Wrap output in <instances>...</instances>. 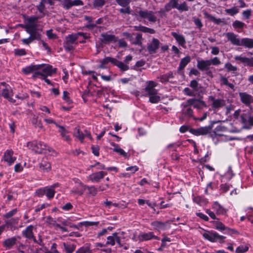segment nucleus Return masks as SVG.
<instances>
[{
	"instance_id": "obj_47",
	"label": "nucleus",
	"mask_w": 253,
	"mask_h": 253,
	"mask_svg": "<svg viewBox=\"0 0 253 253\" xmlns=\"http://www.w3.org/2000/svg\"><path fill=\"white\" fill-rule=\"evenodd\" d=\"M105 3V0H95L93 2V5L95 8H99L102 7Z\"/></svg>"
},
{
	"instance_id": "obj_50",
	"label": "nucleus",
	"mask_w": 253,
	"mask_h": 253,
	"mask_svg": "<svg viewBox=\"0 0 253 253\" xmlns=\"http://www.w3.org/2000/svg\"><path fill=\"white\" fill-rule=\"evenodd\" d=\"M115 61V58H112L110 57H107L103 59L102 60L100 61V63H103V64L106 65L109 62L112 63L114 64V62Z\"/></svg>"
},
{
	"instance_id": "obj_62",
	"label": "nucleus",
	"mask_w": 253,
	"mask_h": 253,
	"mask_svg": "<svg viewBox=\"0 0 253 253\" xmlns=\"http://www.w3.org/2000/svg\"><path fill=\"white\" fill-rule=\"evenodd\" d=\"M213 209L216 211L217 214H220L221 212V206L217 202H214L213 205Z\"/></svg>"
},
{
	"instance_id": "obj_39",
	"label": "nucleus",
	"mask_w": 253,
	"mask_h": 253,
	"mask_svg": "<svg viewBox=\"0 0 253 253\" xmlns=\"http://www.w3.org/2000/svg\"><path fill=\"white\" fill-rule=\"evenodd\" d=\"M29 34H30V36L32 37L31 38L33 41L35 40H39L41 39V32L38 29L33 31L32 33Z\"/></svg>"
},
{
	"instance_id": "obj_55",
	"label": "nucleus",
	"mask_w": 253,
	"mask_h": 253,
	"mask_svg": "<svg viewBox=\"0 0 253 253\" xmlns=\"http://www.w3.org/2000/svg\"><path fill=\"white\" fill-rule=\"evenodd\" d=\"M14 53L15 55L17 56H23L26 54V51L25 49L21 48V49H15L14 50Z\"/></svg>"
},
{
	"instance_id": "obj_8",
	"label": "nucleus",
	"mask_w": 253,
	"mask_h": 253,
	"mask_svg": "<svg viewBox=\"0 0 253 253\" xmlns=\"http://www.w3.org/2000/svg\"><path fill=\"white\" fill-rule=\"evenodd\" d=\"M234 59L237 63L241 62L244 66L253 67V57L248 58L242 55H237L234 57Z\"/></svg>"
},
{
	"instance_id": "obj_53",
	"label": "nucleus",
	"mask_w": 253,
	"mask_h": 253,
	"mask_svg": "<svg viewBox=\"0 0 253 253\" xmlns=\"http://www.w3.org/2000/svg\"><path fill=\"white\" fill-rule=\"evenodd\" d=\"M225 11L227 14L231 16H233L239 12L238 9L235 7L229 9H226L225 10Z\"/></svg>"
},
{
	"instance_id": "obj_3",
	"label": "nucleus",
	"mask_w": 253,
	"mask_h": 253,
	"mask_svg": "<svg viewBox=\"0 0 253 253\" xmlns=\"http://www.w3.org/2000/svg\"><path fill=\"white\" fill-rule=\"evenodd\" d=\"M138 14L141 18L147 19L149 22H155L157 21V17L155 15L153 11L141 10L139 11Z\"/></svg>"
},
{
	"instance_id": "obj_24",
	"label": "nucleus",
	"mask_w": 253,
	"mask_h": 253,
	"mask_svg": "<svg viewBox=\"0 0 253 253\" xmlns=\"http://www.w3.org/2000/svg\"><path fill=\"white\" fill-rule=\"evenodd\" d=\"M171 35L174 38L180 45L183 46L185 45L186 41L184 37L182 35L175 32H172Z\"/></svg>"
},
{
	"instance_id": "obj_33",
	"label": "nucleus",
	"mask_w": 253,
	"mask_h": 253,
	"mask_svg": "<svg viewBox=\"0 0 253 253\" xmlns=\"http://www.w3.org/2000/svg\"><path fill=\"white\" fill-rule=\"evenodd\" d=\"M114 65L117 66L119 67L122 71H125L129 69V66L124 63L121 61H119L115 59V61L114 62Z\"/></svg>"
},
{
	"instance_id": "obj_15",
	"label": "nucleus",
	"mask_w": 253,
	"mask_h": 253,
	"mask_svg": "<svg viewBox=\"0 0 253 253\" xmlns=\"http://www.w3.org/2000/svg\"><path fill=\"white\" fill-rule=\"evenodd\" d=\"M187 103L189 104L193 105V107L197 109H202L206 107L205 102L203 101L197 100L194 98H191L187 100Z\"/></svg>"
},
{
	"instance_id": "obj_38",
	"label": "nucleus",
	"mask_w": 253,
	"mask_h": 253,
	"mask_svg": "<svg viewBox=\"0 0 253 253\" xmlns=\"http://www.w3.org/2000/svg\"><path fill=\"white\" fill-rule=\"evenodd\" d=\"M87 189L88 191V194L92 196H94L96 195L97 190V189L94 186H87L86 185H83V190H85Z\"/></svg>"
},
{
	"instance_id": "obj_20",
	"label": "nucleus",
	"mask_w": 253,
	"mask_h": 253,
	"mask_svg": "<svg viewBox=\"0 0 253 253\" xmlns=\"http://www.w3.org/2000/svg\"><path fill=\"white\" fill-rule=\"evenodd\" d=\"M1 95L4 98L7 99L9 101L12 103H15V100L11 98L13 95L12 90L10 88H5L3 89L1 92Z\"/></svg>"
},
{
	"instance_id": "obj_5",
	"label": "nucleus",
	"mask_w": 253,
	"mask_h": 253,
	"mask_svg": "<svg viewBox=\"0 0 253 253\" xmlns=\"http://www.w3.org/2000/svg\"><path fill=\"white\" fill-rule=\"evenodd\" d=\"M16 160V157L14 156V152L11 149L6 150L2 158V160L8 165H11Z\"/></svg>"
},
{
	"instance_id": "obj_32",
	"label": "nucleus",
	"mask_w": 253,
	"mask_h": 253,
	"mask_svg": "<svg viewBox=\"0 0 253 253\" xmlns=\"http://www.w3.org/2000/svg\"><path fill=\"white\" fill-rule=\"evenodd\" d=\"M73 135L75 137L78 138L81 142H83L84 139V135L83 132L80 131L79 127H76L74 129Z\"/></svg>"
},
{
	"instance_id": "obj_64",
	"label": "nucleus",
	"mask_w": 253,
	"mask_h": 253,
	"mask_svg": "<svg viewBox=\"0 0 253 253\" xmlns=\"http://www.w3.org/2000/svg\"><path fill=\"white\" fill-rule=\"evenodd\" d=\"M23 166L21 163L16 164L14 166V171L15 172H20L22 171Z\"/></svg>"
},
{
	"instance_id": "obj_42",
	"label": "nucleus",
	"mask_w": 253,
	"mask_h": 253,
	"mask_svg": "<svg viewBox=\"0 0 253 253\" xmlns=\"http://www.w3.org/2000/svg\"><path fill=\"white\" fill-rule=\"evenodd\" d=\"M225 68L227 71L231 72L233 73H235L238 70L237 67L232 65L230 63H226L225 64Z\"/></svg>"
},
{
	"instance_id": "obj_28",
	"label": "nucleus",
	"mask_w": 253,
	"mask_h": 253,
	"mask_svg": "<svg viewBox=\"0 0 253 253\" xmlns=\"http://www.w3.org/2000/svg\"><path fill=\"white\" fill-rule=\"evenodd\" d=\"M34 226L30 225L26 227L25 230L22 232V235L26 238L31 239L34 238V234L33 230Z\"/></svg>"
},
{
	"instance_id": "obj_14",
	"label": "nucleus",
	"mask_w": 253,
	"mask_h": 253,
	"mask_svg": "<svg viewBox=\"0 0 253 253\" xmlns=\"http://www.w3.org/2000/svg\"><path fill=\"white\" fill-rule=\"evenodd\" d=\"M239 96L241 102L246 105L253 102V97L246 92H239Z\"/></svg>"
},
{
	"instance_id": "obj_31",
	"label": "nucleus",
	"mask_w": 253,
	"mask_h": 253,
	"mask_svg": "<svg viewBox=\"0 0 253 253\" xmlns=\"http://www.w3.org/2000/svg\"><path fill=\"white\" fill-rule=\"evenodd\" d=\"M134 28L136 31H139L144 33H148L150 34H154L155 33L154 29L141 25L135 26Z\"/></svg>"
},
{
	"instance_id": "obj_36",
	"label": "nucleus",
	"mask_w": 253,
	"mask_h": 253,
	"mask_svg": "<svg viewBox=\"0 0 253 253\" xmlns=\"http://www.w3.org/2000/svg\"><path fill=\"white\" fill-rule=\"evenodd\" d=\"M190 61V58L189 56H186L185 57L182 58L179 64V69L182 70L189 63Z\"/></svg>"
},
{
	"instance_id": "obj_25",
	"label": "nucleus",
	"mask_w": 253,
	"mask_h": 253,
	"mask_svg": "<svg viewBox=\"0 0 253 253\" xmlns=\"http://www.w3.org/2000/svg\"><path fill=\"white\" fill-rule=\"evenodd\" d=\"M41 67V65H31L23 68L22 71L25 74H29L35 71L39 70Z\"/></svg>"
},
{
	"instance_id": "obj_51",
	"label": "nucleus",
	"mask_w": 253,
	"mask_h": 253,
	"mask_svg": "<svg viewBox=\"0 0 253 253\" xmlns=\"http://www.w3.org/2000/svg\"><path fill=\"white\" fill-rule=\"evenodd\" d=\"M117 3L121 6L125 7L128 6L131 0H115Z\"/></svg>"
},
{
	"instance_id": "obj_49",
	"label": "nucleus",
	"mask_w": 253,
	"mask_h": 253,
	"mask_svg": "<svg viewBox=\"0 0 253 253\" xmlns=\"http://www.w3.org/2000/svg\"><path fill=\"white\" fill-rule=\"evenodd\" d=\"M176 8L180 11H188L189 10V7L186 3V2H183L180 4H178L177 6L176 7Z\"/></svg>"
},
{
	"instance_id": "obj_57",
	"label": "nucleus",
	"mask_w": 253,
	"mask_h": 253,
	"mask_svg": "<svg viewBox=\"0 0 253 253\" xmlns=\"http://www.w3.org/2000/svg\"><path fill=\"white\" fill-rule=\"evenodd\" d=\"M192 19H193V22L194 23V24L199 29H200L203 27V24L202 23L201 20L200 19L196 18V17H193L192 18Z\"/></svg>"
},
{
	"instance_id": "obj_7",
	"label": "nucleus",
	"mask_w": 253,
	"mask_h": 253,
	"mask_svg": "<svg viewBox=\"0 0 253 253\" xmlns=\"http://www.w3.org/2000/svg\"><path fill=\"white\" fill-rule=\"evenodd\" d=\"M203 236L205 239L211 242H220L221 240L220 236L214 231H207L203 233Z\"/></svg>"
},
{
	"instance_id": "obj_23",
	"label": "nucleus",
	"mask_w": 253,
	"mask_h": 253,
	"mask_svg": "<svg viewBox=\"0 0 253 253\" xmlns=\"http://www.w3.org/2000/svg\"><path fill=\"white\" fill-rule=\"evenodd\" d=\"M152 238L159 240V238L154 235L152 232L142 233L138 236V239L140 241H147Z\"/></svg>"
},
{
	"instance_id": "obj_9",
	"label": "nucleus",
	"mask_w": 253,
	"mask_h": 253,
	"mask_svg": "<svg viewBox=\"0 0 253 253\" xmlns=\"http://www.w3.org/2000/svg\"><path fill=\"white\" fill-rule=\"evenodd\" d=\"M35 20V18L31 17L28 19V23L23 26L28 34L37 29V25Z\"/></svg>"
},
{
	"instance_id": "obj_48",
	"label": "nucleus",
	"mask_w": 253,
	"mask_h": 253,
	"mask_svg": "<svg viewBox=\"0 0 253 253\" xmlns=\"http://www.w3.org/2000/svg\"><path fill=\"white\" fill-rule=\"evenodd\" d=\"M55 191L52 188H45V195L49 199L54 196Z\"/></svg>"
},
{
	"instance_id": "obj_26",
	"label": "nucleus",
	"mask_w": 253,
	"mask_h": 253,
	"mask_svg": "<svg viewBox=\"0 0 253 253\" xmlns=\"http://www.w3.org/2000/svg\"><path fill=\"white\" fill-rule=\"evenodd\" d=\"M211 66V62L209 60H202L198 61L197 67L200 70H208Z\"/></svg>"
},
{
	"instance_id": "obj_13",
	"label": "nucleus",
	"mask_w": 253,
	"mask_h": 253,
	"mask_svg": "<svg viewBox=\"0 0 253 253\" xmlns=\"http://www.w3.org/2000/svg\"><path fill=\"white\" fill-rule=\"evenodd\" d=\"M251 115V113L246 112H244L240 115V116L239 117V121L241 122L242 124V128H246V129H250V127L249 126H247L249 119H250V116Z\"/></svg>"
},
{
	"instance_id": "obj_56",
	"label": "nucleus",
	"mask_w": 253,
	"mask_h": 253,
	"mask_svg": "<svg viewBox=\"0 0 253 253\" xmlns=\"http://www.w3.org/2000/svg\"><path fill=\"white\" fill-rule=\"evenodd\" d=\"M235 231L229 228L226 227L222 224V234H227L230 235L234 234Z\"/></svg>"
},
{
	"instance_id": "obj_43",
	"label": "nucleus",
	"mask_w": 253,
	"mask_h": 253,
	"mask_svg": "<svg viewBox=\"0 0 253 253\" xmlns=\"http://www.w3.org/2000/svg\"><path fill=\"white\" fill-rule=\"evenodd\" d=\"M84 19L86 20L88 22V24L86 26L87 28L93 29L96 27V24L92 23V18L91 17L85 16Z\"/></svg>"
},
{
	"instance_id": "obj_46",
	"label": "nucleus",
	"mask_w": 253,
	"mask_h": 253,
	"mask_svg": "<svg viewBox=\"0 0 253 253\" xmlns=\"http://www.w3.org/2000/svg\"><path fill=\"white\" fill-rule=\"evenodd\" d=\"M143 40L141 34H137L136 35L134 41L132 42V43L135 45H141L142 44V41Z\"/></svg>"
},
{
	"instance_id": "obj_4",
	"label": "nucleus",
	"mask_w": 253,
	"mask_h": 253,
	"mask_svg": "<svg viewBox=\"0 0 253 253\" xmlns=\"http://www.w3.org/2000/svg\"><path fill=\"white\" fill-rule=\"evenodd\" d=\"M83 37L84 39H86L88 38L87 35L82 32H79L76 34H71L66 37V42L70 44L77 45V40L79 39V37Z\"/></svg>"
},
{
	"instance_id": "obj_37",
	"label": "nucleus",
	"mask_w": 253,
	"mask_h": 253,
	"mask_svg": "<svg viewBox=\"0 0 253 253\" xmlns=\"http://www.w3.org/2000/svg\"><path fill=\"white\" fill-rule=\"evenodd\" d=\"M117 235L118 234L117 233H114L112 236H108L107 238V241L106 244L114 246L115 244L116 238H117Z\"/></svg>"
},
{
	"instance_id": "obj_34",
	"label": "nucleus",
	"mask_w": 253,
	"mask_h": 253,
	"mask_svg": "<svg viewBox=\"0 0 253 253\" xmlns=\"http://www.w3.org/2000/svg\"><path fill=\"white\" fill-rule=\"evenodd\" d=\"M63 246L66 253H72L76 248V246L75 245L68 244L65 243H63Z\"/></svg>"
},
{
	"instance_id": "obj_61",
	"label": "nucleus",
	"mask_w": 253,
	"mask_h": 253,
	"mask_svg": "<svg viewBox=\"0 0 253 253\" xmlns=\"http://www.w3.org/2000/svg\"><path fill=\"white\" fill-rule=\"evenodd\" d=\"M63 99L68 104L72 103V100L70 99L69 97V93L67 91H63Z\"/></svg>"
},
{
	"instance_id": "obj_19",
	"label": "nucleus",
	"mask_w": 253,
	"mask_h": 253,
	"mask_svg": "<svg viewBox=\"0 0 253 253\" xmlns=\"http://www.w3.org/2000/svg\"><path fill=\"white\" fill-rule=\"evenodd\" d=\"M56 126L59 128V132L63 139L67 141L70 142L71 140L70 136L68 135V131L63 126L56 125Z\"/></svg>"
},
{
	"instance_id": "obj_59",
	"label": "nucleus",
	"mask_w": 253,
	"mask_h": 253,
	"mask_svg": "<svg viewBox=\"0 0 253 253\" xmlns=\"http://www.w3.org/2000/svg\"><path fill=\"white\" fill-rule=\"evenodd\" d=\"M45 0H42L39 4L37 6V8L39 12L41 13H43L45 9Z\"/></svg>"
},
{
	"instance_id": "obj_63",
	"label": "nucleus",
	"mask_w": 253,
	"mask_h": 253,
	"mask_svg": "<svg viewBox=\"0 0 253 253\" xmlns=\"http://www.w3.org/2000/svg\"><path fill=\"white\" fill-rule=\"evenodd\" d=\"M113 151L120 154L121 155L126 157H127V153L124 151L123 149L121 148L120 147H119L117 149V148H113Z\"/></svg>"
},
{
	"instance_id": "obj_30",
	"label": "nucleus",
	"mask_w": 253,
	"mask_h": 253,
	"mask_svg": "<svg viewBox=\"0 0 253 253\" xmlns=\"http://www.w3.org/2000/svg\"><path fill=\"white\" fill-rule=\"evenodd\" d=\"M209 101L211 103L212 107L213 109L218 108L221 105V101L220 99H215L212 96L209 97Z\"/></svg>"
},
{
	"instance_id": "obj_22",
	"label": "nucleus",
	"mask_w": 253,
	"mask_h": 253,
	"mask_svg": "<svg viewBox=\"0 0 253 253\" xmlns=\"http://www.w3.org/2000/svg\"><path fill=\"white\" fill-rule=\"evenodd\" d=\"M39 169L41 172L47 173L51 169V165L47 161L43 160L39 164Z\"/></svg>"
},
{
	"instance_id": "obj_54",
	"label": "nucleus",
	"mask_w": 253,
	"mask_h": 253,
	"mask_svg": "<svg viewBox=\"0 0 253 253\" xmlns=\"http://www.w3.org/2000/svg\"><path fill=\"white\" fill-rule=\"evenodd\" d=\"M232 25L235 29H241L244 27L245 23L241 21L236 20L233 23Z\"/></svg>"
},
{
	"instance_id": "obj_27",
	"label": "nucleus",
	"mask_w": 253,
	"mask_h": 253,
	"mask_svg": "<svg viewBox=\"0 0 253 253\" xmlns=\"http://www.w3.org/2000/svg\"><path fill=\"white\" fill-rule=\"evenodd\" d=\"M239 46H243L246 48H253V39L250 38H243L241 39Z\"/></svg>"
},
{
	"instance_id": "obj_60",
	"label": "nucleus",
	"mask_w": 253,
	"mask_h": 253,
	"mask_svg": "<svg viewBox=\"0 0 253 253\" xmlns=\"http://www.w3.org/2000/svg\"><path fill=\"white\" fill-rule=\"evenodd\" d=\"M80 224L84 225L86 227L97 225L99 224V222H93V221H84L80 223Z\"/></svg>"
},
{
	"instance_id": "obj_18",
	"label": "nucleus",
	"mask_w": 253,
	"mask_h": 253,
	"mask_svg": "<svg viewBox=\"0 0 253 253\" xmlns=\"http://www.w3.org/2000/svg\"><path fill=\"white\" fill-rule=\"evenodd\" d=\"M213 124L214 126H212V128L214 129L213 132L215 135L221 136V123L220 121H212L210 126Z\"/></svg>"
},
{
	"instance_id": "obj_52",
	"label": "nucleus",
	"mask_w": 253,
	"mask_h": 253,
	"mask_svg": "<svg viewBox=\"0 0 253 253\" xmlns=\"http://www.w3.org/2000/svg\"><path fill=\"white\" fill-rule=\"evenodd\" d=\"M231 126V124H228L227 122H224V125H222V131H228L230 132H237V130L231 129L229 127Z\"/></svg>"
},
{
	"instance_id": "obj_12",
	"label": "nucleus",
	"mask_w": 253,
	"mask_h": 253,
	"mask_svg": "<svg viewBox=\"0 0 253 253\" xmlns=\"http://www.w3.org/2000/svg\"><path fill=\"white\" fill-rule=\"evenodd\" d=\"M101 41L103 43L108 44L111 42H116L117 38L114 35L103 33L101 35Z\"/></svg>"
},
{
	"instance_id": "obj_44",
	"label": "nucleus",
	"mask_w": 253,
	"mask_h": 253,
	"mask_svg": "<svg viewBox=\"0 0 253 253\" xmlns=\"http://www.w3.org/2000/svg\"><path fill=\"white\" fill-rule=\"evenodd\" d=\"M249 250L248 245H240L236 249V253H244Z\"/></svg>"
},
{
	"instance_id": "obj_29",
	"label": "nucleus",
	"mask_w": 253,
	"mask_h": 253,
	"mask_svg": "<svg viewBox=\"0 0 253 253\" xmlns=\"http://www.w3.org/2000/svg\"><path fill=\"white\" fill-rule=\"evenodd\" d=\"M16 242V238L15 237H12L5 240L3 242V245L7 249H10Z\"/></svg>"
},
{
	"instance_id": "obj_21",
	"label": "nucleus",
	"mask_w": 253,
	"mask_h": 253,
	"mask_svg": "<svg viewBox=\"0 0 253 253\" xmlns=\"http://www.w3.org/2000/svg\"><path fill=\"white\" fill-rule=\"evenodd\" d=\"M182 112L183 115L187 117H191L193 115V110L191 108V105L187 103V100L185 103H182Z\"/></svg>"
},
{
	"instance_id": "obj_17",
	"label": "nucleus",
	"mask_w": 253,
	"mask_h": 253,
	"mask_svg": "<svg viewBox=\"0 0 253 253\" xmlns=\"http://www.w3.org/2000/svg\"><path fill=\"white\" fill-rule=\"evenodd\" d=\"M234 106L231 103V102L227 100V101H224V104L222 103V111L225 112V114L227 117L231 116V112L233 111Z\"/></svg>"
},
{
	"instance_id": "obj_58",
	"label": "nucleus",
	"mask_w": 253,
	"mask_h": 253,
	"mask_svg": "<svg viewBox=\"0 0 253 253\" xmlns=\"http://www.w3.org/2000/svg\"><path fill=\"white\" fill-rule=\"evenodd\" d=\"M195 91L193 89L192 90L188 87H186L183 90L184 93L189 96H195Z\"/></svg>"
},
{
	"instance_id": "obj_40",
	"label": "nucleus",
	"mask_w": 253,
	"mask_h": 253,
	"mask_svg": "<svg viewBox=\"0 0 253 253\" xmlns=\"http://www.w3.org/2000/svg\"><path fill=\"white\" fill-rule=\"evenodd\" d=\"M151 225L155 229H162L165 228V224L160 221H154L152 222Z\"/></svg>"
},
{
	"instance_id": "obj_10",
	"label": "nucleus",
	"mask_w": 253,
	"mask_h": 253,
	"mask_svg": "<svg viewBox=\"0 0 253 253\" xmlns=\"http://www.w3.org/2000/svg\"><path fill=\"white\" fill-rule=\"evenodd\" d=\"M82 5H83V2L81 0H63L62 1L63 7L66 9H69L73 6Z\"/></svg>"
},
{
	"instance_id": "obj_1",
	"label": "nucleus",
	"mask_w": 253,
	"mask_h": 253,
	"mask_svg": "<svg viewBox=\"0 0 253 253\" xmlns=\"http://www.w3.org/2000/svg\"><path fill=\"white\" fill-rule=\"evenodd\" d=\"M145 87L142 90V93L144 96L149 97V101L152 103H157L161 100V97L159 95L158 91L155 89L158 84L153 81H148L146 82Z\"/></svg>"
},
{
	"instance_id": "obj_2",
	"label": "nucleus",
	"mask_w": 253,
	"mask_h": 253,
	"mask_svg": "<svg viewBox=\"0 0 253 253\" xmlns=\"http://www.w3.org/2000/svg\"><path fill=\"white\" fill-rule=\"evenodd\" d=\"M27 147L35 153L39 154L42 153L43 150L46 149H47L49 152H55L52 148L49 147L46 144L43 143L41 141H33L28 142L27 143Z\"/></svg>"
},
{
	"instance_id": "obj_35",
	"label": "nucleus",
	"mask_w": 253,
	"mask_h": 253,
	"mask_svg": "<svg viewBox=\"0 0 253 253\" xmlns=\"http://www.w3.org/2000/svg\"><path fill=\"white\" fill-rule=\"evenodd\" d=\"M212 126H214L213 124L212 126H209L204 127H199V132L200 135H206L210 132L212 129Z\"/></svg>"
},
{
	"instance_id": "obj_6",
	"label": "nucleus",
	"mask_w": 253,
	"mask_h": 253,
	"mask_svg": "<svg viewBox=\"0 0 253 253\" xmlns=\"http://www.w3.org/2000/svg\"><path fill=\"white\" fill-rule=\"evenodd\" d=\"M55 69H53L51 66H46L44 67L41 72H37L35 73L34 77L41 75L43 77H47L48 76H51L53 73L55 72Z\"/></svg>"
},
{
	"instance_id": "obj_41",
	"label": "nucleus",
	"mask_w": 253,
	"mask_h": 253,
	"mask_svg": "<svg viewBox=\"0 0 253 253\" xmlns=\"http://www.w3.org/2000/svg\"><path fill=\"white\" fill-rule=\"evenodd\" d=\"M103 178V175H89L88 178L93 182H98Z\"/></svg>"
},
{
	"instance_id": "obj_11",
	"label": "nucleus",
	"mask_w": 253,
	"mask_h": 253,
	"mask_svg": "<svg viewBox=\"0 0 253 253\" xmlns=\"http://www.w3.org/2000/svg\"><path fill=\"white\" fill-rule=\"evenodd\" d=\"M160 46L159 41L155 38L152 39L151 42L148 44L147 49L150 54L155 53Z\"/></svg>"
},
{
	"instance_id": "obj_16",
	"label": "nucleus",
	"mask_w": 253,
	"mask_h": 253,
	"mask_svg": "<svg viewBox=\"0 0 253 253\" xmlns=\"http://www.w3.org/2000/svg\"><path fill=\"white\" fill-rule=\"evenodd\" d=\"M228 41H230L232 44L235 45L239 46L241 39L238 38V36L233 33H227L225 34Z\"/></svg>"
},
{
	"instance_id": "obj_45",
	"label": "nucleus",
	"mask_w": 253,
	"mask_h": 253,
	"mask_svg": "<svg viewBox=\"0 0 253 253\" xmlns=\"http://www.w3.org/2000/svg\"><path fill=\"white\" fill-rule=\"evenodd\" d=\"M76 253H91L89 247L86 245L85 246L80 248L76 252Z\"/></svg>"
}]
</instances>
